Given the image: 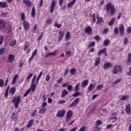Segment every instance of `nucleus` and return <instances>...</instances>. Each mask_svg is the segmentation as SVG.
<instances>
[{"mask_svg":"<svg viewBox=\"0 0 131 131\" xmlns=\"http://www.w3.org/2000/svg\"><path fill=\"white\" fill-rule=\"evenodd\" d=\"M106 12H110L111 16H113L116 13L115 6L111 3L106 5Z\"/></svg>","mask_w":131,"mask_h":131,"instance_id":"f257e3e1","label":"nucleus"},{"mask_svg":"<svg viewBox=\"0 0 131 131\" xmlns=\"http://www.w3.org/2000/svg\"><path fill=\"white\" fill-rule=\"evenodd\" d=\"M14 99L12 100V103H14L15 107L18 108L19 104L21 103V100L20 99V97L17 96V97H13Z\"/></svg>","mask_w":131,"mask_h":131,"instance_id":"f03ea898","label":"nucleus"},{"mask_svg":"<svg viewBox=\"0 0 131 131\" xmlns=\"http://www.w3.org/2000/svg\"><path fill=\"white\" fill-rule=\"evenodd\" d=\"M73 117V112L71 110H69L67 112L66 114V121H69L72 117Z\"/></svg>","mask_w":131,"mask_h":131,"instance_id":"7ed1b4c3","label":"nucleus"},{"mask_svg":"<svg viewBox=\"0 0 131 131\" xmlns=\"http://www.w3.org/2000/svg\"><path fill=\"white\" fill-rule=\"evenodd\" d=\"M23 25L26 31H27V30L29 29V27H30V24H29V23H28V21L26 20H24L23 23Z\"/></svg>","mask_w":131,"mask_h":131,"instance_id":"20e7f679","label":"nucleus"},{"mask_svg":"<svg viewBox=\"0 0 131 131\" xmlns=\"http://www.w3.org/2000/svg\"><path fill=\"white\" fill-rule=\"evenodd\" d=\"M66 113V112L64 109H62L61 110L58 111V112L57 113L56 116L57 117H63Z\"/></svg>","mask_w":131,"mask_h":131,"instance_id":"39448f33","label":"nucleus"},{"mask_svg":"<svg viewBox=\"0 0 131 131\" xmlns=\"http://www.w3.org/2000/svg\"><path fill=\"white\" fill-rule=\"evenodd\" d=\"M119 29L121 36H123V33H124V25L123 24L120 25Z\"/></svg>","mask_w":131,"mask_h":131,"instance_id":"423d86ee","label":"nucleus"},{"mask_svg":"<svg viewBox=\"0 0 131 131\" xmlns=\"http://www.w3.org/2000/svg\"><path fill=\"white\" fill-rule=\"evenodd\" d=\"M57 53H58V50H55L53 52H49L47 53L46 55H45V58H49L50 56H56L57 55Z\"/></svg>","mask_w":131,"mask_h":131,"instance_id":"0eeeda50","label":"nucleus"},{"mask_svg":"<svg viewBox=\"0 0 131 131\" xmlns=\"http://www.w3.org/2000/svg\"><path fill=\"white\" fill-rule=\"evenodd\" d=\"M64 35H65V33L64 31H59V36H58V41H61L62 39H63V37H64Z\"/></svg>","mask_w":131,"mask_h":131,"instance_id":"6e6552de","label":"nucleus"},{"mask_svg":"<svg viewBox=\"0 0 131 131\" xmlns=\"http://www.w3.org/2000/svg\"><path fill=\"white\" fill-rule=\"evenodd\" d=\"M15 60V56L13 54H9L8 55V62L9 63H12L13 61Z\"/></svg>","mask_w":131,"mask_h":131,"instance_id":"1a4fd4ad","label":"nucleus"},{"mask_svg":"<svg viewBox=\"0 0 131 131\" xmlns=\"http://www.w3.org/2000/svg\"><path fill=\"white\" fill-rule=\"evenodd\" d=\"M84 31L85 33L90 35V34H92V32H93V29H92V27L89 26L85 29Z\"/></svg>","mask_w":131,"mask_h":131,"instance_id":"9d476101","label":"nucleus"},{"mask_svg":"<svg viewBox=\"0 0 131 131\" xmlns=\"http://www.w3.org/2000/svg\"><path fill=\"white\" fill-rule=\"evenodd\" d=\"M50 12L51 13H53L54 12V10L55 9V0H52L51 2V4L50 6Z\"/></svg>","mask_w":131,"mask_h":131,"instance_id":"9b49d317","label":"nucleus"},{"mask_svg":"<svg viewBox=\"0 0 131 131\" xmlns=\"http://www.w3.org/2000/svg\"><path fill=\"white\" fill-rule=\"evenodd\" d=\"M125 111L127 114H131L130 104H127L125 107Z\"/></svg>","mask_w":131,"mask_h":131,"instance_id":"f8f14e48","label":"nucleus"},{"mask_svg":"<svg viewBox=\"0 0 131 131\" xmlns=\"http://www.w3.org/2000/svg\"><path fill=\"white\" fill-rule=\"evenodd\" d=\"M79 102V98H76L74 101L70 105V107H73L75 106Z\"/></svg>","mask_w":131,"mask_h":131,"instance_id":"ddd939ff","label":"nucleus"},{"mask_svg":"<svg viewBox=\"0 0 131 131\" xmlns=\"http://www.w3.org/2000/svg\"><path fill=\"white\" fill-rule=\"evenodd\" d=\"M112 67V64L110 62H105L103 65L104 69H107V68H110Z\"/></svg>","mask_w":131,"mask_h":131,"instance_id":"4468645a","label":"nucleus"},{"mask_svg":"<svg viewBox=\"0 0 131 131\" xmlns=\"http://www.w3.org/2000/svg\"><path fill=\"white\" fill-rule=\"evenodd\" d=\"M6 23H5L4 19H0V29H3V28H5Z\"/></svg>","mask_w":131,"mask_h":131,"instance_id":"2eb2a0df","label":"nucleus"},{"mask_svg":"<svg viewBox=\"0 0 131 131\" xmlns=\"http://www.w3.org/2000/svg\"><path fill=\"white\" fill-rule=\"evenodd\" d=\"M88 84H89V80L85 79L82 81L81 86L82 88H84L88 85Z\"/></svg>","mask_w":131,"mask_h":131,"instance_id":"dca6fc26","label":"nucleus"},{"mask_svg":"<svg viewBox=\"0 0 131 131\" xmlns=\"http://www.w3.org/2000/svg\"><path fill=\"white\" fill-rule=\"evenodd\" d=\"M7 7H8V4H7L6 2H0V8L5 9V8H7Z\"/></svg>","mask_w":131,"mask_h":131,"instance_id":"f3484780","label":"nucleus"},{"mask_svg":"<svg viewBox=\"0 0 131 131\" xmlns=\"http://www.w3.org/2000/svg\"><path fill=\"white\" fill-rule=\"evenodd\" d=\"M100 62H101V57H97L95 59V62L94 63V66H98V65L100 64Z\"/></svg>","mask_w":131,"mask_h":131,"instance_id":"a211bd4d","label":"nucleus"},{"mask_svg":"<svg viewBox=\"0 0 131 131\" xmlns=\"http://www.w3.org/2000/svg\"><path fill=\"white\" fill-rule=\"evenodd\" d=\"M96 88V86L94 85L93 83H91L88 87V92H92Z\"/></svg>","mask_w":131,"mask_h":131,"instance_id":"6ab92c4d","label":"nucleus"},{"mask_svg":"<svg viewBox=\"0 0 131 131\" xmlns=\"http://www.w3.org/2000/svg\"><path fill=\"white\" fill-rule=\"evenodd\" d=\"M23 3H24L26 6H28V7H30L32 4L30 0H23Z\"/></svg>","mask_w":131,"mask_h":131,"instance_id":"aec40b11","label":"nucleus"},{"mask_svg":"<svg viewBox=\"0 0 131 131\" xmlns=\"http://www.w3.org/2000/svg\"><path fill=\"white\" fill-rule=\"evenodd\" d=\"M68 95V91L66 90H63L61 93V98H64L66 96H67Z\"/></svg>","mask_w":131,"mask_h":131,"instance_id":"412c9836","label":"nucleus"},{"mask_svg":"<svg viewBox=\"0 0 131 131\" xmlns=\"http://www.w3.org/2000/svg\"><path fill=\"white\" fill-rule=\"evenodd\" d=\"M33 75V74H32V73H29L28 74L27 77L26 79V81L27 82H29V79H30L32 77Z\"/></svg>","mask_w":131,"mask_h":131,"instance_id":"4be33fe9","label":"nucleus"},{"mask_svg":"<svg viewBox=\"0 0 131 131\" xmlns=\"http://www.w3.org/2000/svg\"><path fill=\"white\" fill-rule=\"evenodd\" d=\"M106 50L107 49L106 48H103L100 51L98 52V53H97L98 56L101 55V54H104V53H106Z\"/></svg>","mask_w":131,"mask_h":131,"instance_id":"5701e85b","label":"nucleus"},{"mask_svg":"<svg viewBox=\"0 0 131 131\" xmlns=\"http://www.w3.org/2000/svg\"><path fill=\"white\" fill-rule=\"evenodd\" d=\"M15 92H16V88H15V86H13L10 88L9 91V92L10 93V94H11L12 95H14Z\"/></svg>","mask_w":131,"mask_h":131,"instance_id":"b1692460","label":"nucleus"},{"mask_svg":"<svg viewBox=\"0 0 131 131\" xmlns=\"http://www.w3.org/2000/svg\"><path fill=\"white\" fill-rule=\"evenodd\" d=\"M76 0H73L71 2L68 3V8H71L75 4Z\"/></svg>","mask_w":131,"mask_h":131,"instance_id":"393cba45","label":"nucleus"},{"mask_svg":"<svg viewBox=\"0 0 131 131\" xmlns=\"http://www.w3.org/2000/svg\"><path fill=\"white\" fill-rule=\"evenodd\" d=\"M33 124V120H30L27 124V127L29 128Z\"/></svg>","mask_w":131,"mask_h":131,"instance_id":"a878e982","label":"nucleus"},{"mask_svg":"<svg viewBox=\"0 0 131 131\" xmlns=\"http://www.w3.org/2000/svg\"><path fill=\"white\" fill-rule=\"evenodd\" d=\"M115 21V18H113L108 23L109 26H113V24H114Z\"/></svg>","mask_w":131,"mask_h":131,"instance_id":"bb28decb","label":"nucleus"},{"mask_svg":"<svg viewBox=\"0 0 131 131\" xmlns=\"http://www.w3.org/2000/svg\"><path fill=\"white\" fill-rule=\"evenodd\" d=\"M36 88V86L35 84H34V83H32L31 85V88L30 90H31V91L32 92V93H33V92H34L35 88Z\"/></svg>","mask_w":131,"mask_h":131,"instance_id":"cd10ccee","label":"nucleus"},{"mask_svg":"<svg viewBox=\"0 0 131 131\" xmlns=\"http://www.w3.org/2000/svg\"><path fill=\"white\" fill-rule=\"evenodd\" d=\"M18 78V75H16L13 80H12V85H14V84H15V83H16V79Z\"/></svg>","mask_w":131,"mask_h":131,"instance_id":"c85d7f7f","label":"nucleus"},{"mask_svg":"<svg viewBox=\"0 0 131 131\" xmlns=\"http://www.w3.org/2000/svg\"><path fill=\"white\" fill-rule=\"evenodd\" d=\"M118 71H117V66H115L113 70V73L114 74H117Z\"/></svg>","mask_w":131,"mask_h":131,"instance_id":"c756f323","label":"nucleus"},{"mask_svg":"<svg viewBox=\"0 0 131 131\" xmlns=\"http://www.w3.org/2000/svg\"><path fill=\"white\" fill-rule=\"evenodd\" d=\"M128 99V95H125L121 97L120 98L121 101H125V100H127Z\"/></svg>","mask_w":131,"mask_h":131,"instance_id":"7c9ffc66","label":"nucleus"},{"mask_svg":"<svg viewBox=\"0 0 131 131\" xmlns=\"http://www.w3.org/2000/svg\"><path fill=\"white\" fill-rule=\"evenodd\" d=\"M110 43V40L108 39H106L103 41V45L105 47H107V46Z\"/></svg>","mask_w":131,"mask_h":131,"instance_id":"2f4dec72","label":"nucleus"},{"mask_svg":"<svg viewBox=\"0 0 131 131\" xmlns=\"http://www.w3.org/2000/svg\"><path fill=\"white\" fill-rule=\"evenodd\" d=\"M97 21L96 23L97 24H99L101 23V22H102V21L103 20V18H102V17H99V16H97Z\"/></svg>","mask_w":131,"mask_h":131,"instance_id":"473e14b6","label":"nucleus"},{"mask_svg":"<svg viewBox=\"0 0 131 131\" xmlns=\"http://www.w3.org/2000/svg\"><path fill=\"white\" fill-rule=\"evenodd\" d=\"M95 43H96V42H95V41L91 42L88 45V48L90 49V48H92V47H94V46H95Z\"/></svg>","mask_w":131,"mask_h":131,"instance_id":"72a5a7b5","label":"nucleus"},{"mask_svg":"<svg viewBox=\"0 0 131 131\" xmlns=\"http://www.w3.org/2000/svg\"><path fill=\"white\" fill-rule=\"evenodd\" d=\"M104 85L103 84L99 85L96 89V91H100V90H102L103 89Z\"/></svg>","mask_w":131,"mask_h":131,"instance_id":"f704fd0d","label":"nucleus"},{"mask_svg":"<svg viewBox=\"0 0 131 131\" xmlns=\"http://www.w3.org/2000/svg\"><path fill=\"white\" fill-rule=\"evenodd\" d=\"M55 27H57V28H61L62 25L58 24V22L55 21L54 24Z\"/></svg>","mask_w":131,"mask_h":131,"instance_id":"c9c22d12","label":"nucleus"},{"mask_svg":"<svg viewBox=\"0 0 131 131\" xmlns=\"http://www.w3.org/2000/svg\"><path fill=\"white\" fill-rule=\"evenodd\" d=\"M93 23H96V15L93 13L92 16Z\"/></svg>","mask_w":131,"mask_h":131,"instance_id":"e433bc0d","label":"nucleus"},{"mask_svg":"<svg viewBox=\"0 0 131 131\" xmlns=\"http://www.w3.org/2000/svg\"><path fill=\"white\" fill-rule=\"evenodd\" d=\"M128 43V40L127 39V37H125L123 41V45L126 46V45Z\"/></svg>","mask_w":131,"mask_h":131,"instance_id":"4c0bfd02","label":"nucleus"},{"mask_svg":"<svg viewBox=\"0 0 131 131\" xmlns=\"http://www.w3.org/2000/svg\"><path fill=\"white\" fill-rule=\"evenodd\" d=\"M46 111V109L44 107L41 108L40 110L39 111L40 114H43Z\"/></svg>","mask_w":131,"mask_h":131,"instance_id":"58836bf2","label":"nucleus"},{"mask_svg":"<svg viewBox=\"0 0 131 131\" xmlns=\"http://www.w3.org/2000/svg\"><path fill=\"white\" fill-rule=\"evenodd\" d=\"M128 60L127 61V64H128V63H130L131 62V54L129 53L128 55V58H127Z\"/></svg>","mask_w":131,"mask_h":131,"instance_id":"ea45409f","label":"nucleus"},{"mask_svg":"<svg viewBox=\"0 0 131 131\" xmlns=\"http://www.w3.org/2000/svg\"><path fill=\"white\" fill-rule=\"evenodd\" d=\"M36 54H37V49H35L32 53V56L34 57V56L36 55Z\"/></svg>","mask_w":131,"mask_h":131,"instance_id":"a19ab883","label":"nucleus"},{"mask_svg":"<svg viewBox=\"0 0 131 131\" xmlns=\"http://www.w3.org/2000/svg\"><path fill=\"white\" fill-rule=\"evenodd\" d=\"M16 43H17V41H16V40H13L11 42H10V46L11 47H14V46H15Z\"/></svg>","mask_w":131,"mask_h":131,"instance_id":"79ce46f5","label":"nucleus"},{"mask_svg":"<svg viewBox=\"0 0 131 131\" xmlns=\"http://www.w3.org/2000/svg\"><path fill=\"white\" fill-rule=\"evenodd\" d=\"M79 84H76V85L75 86V92H78L79 90Z\"/></svg>","mask_w":131,"mask_h":131,"instance_id":"37998d69","label":"nucleus"},{"mask_svg":"<svg viewBox=\"0 0 131 131\" xmlns=\"http://www.w3.org/2000/svg\"><path fill=\"white\" fill-rule=\"evenodd\" d=\"M30 93V89H29L28 90H27L26 93L24 94V97H27L28 95Z\"/></svg>","mask_w":131,"mask_h":131,"instance_id":"c03bdc74","label":"nucleus"},{"mask_svg":"<svg viewBox=\"0 0 131 131\" xmlns=\"http://www.w3.org/2000/svg\"><path fill=\"white\" fill-rule=\"evenodd\" d=\"M35 15V8L34 7H33L32 9V17H34Z\"/></svg>","mask_w":131,"mask_h":131,"instance_id":"a18cd8bd","label":"nucleus"},{"mask_svg":"<svg viewBox=\"0 0 131 131\" xmlns=\"http://www.w3.org/2000/svg\"><path fill=\"white\" fill-rule=\"evenodd\" d=\"M69 37H70V32H68L66 34L65 38L66 39H68Z\"/></svg>","mask_w":131,"mask_h":131,"instance_id":"49530a36","label":"nucleus"},{"mask_svg":"<svg viewBox=\"0 0 131 131\" xmlns=\"http://www.w3.org/2000/svg\"><path fill=\"white\" fill-rule=\"evenodd\" d=\"M21 18V20L24 21L25 19V13H21L20 14Z\"/></svg>","mask_w":131,"mask_h":131,"instance_id":"de8ad7c7","label":"nucleus"},{"mask_svg":"<svg viewBox=\"0 0 131 131\" xmlns=\"http://www.w3.org/2000/svg\"><path fill=\"white\" fill-rule=\"evenodd\" d=\"M45 23H46L47 24H52V19L49 18L48 19L45 21Z\"/></svg>","mask_w":131,"mask_h":131,"instance_id":"09e8293b","label":"nucleus"},{"mask_svg":"<svg viewBox=\"0 0 131 131\" xmlns=\"http://www.w3.org/2000/svg\"><path fill=\"white\" fill-rule=\"evenodd\" d=\"M121 80H122V79L121 78H119L117 79L114 82V83L115 84H117V83H119V82H120V81H121Z\"/></svg>","mask_w":131,"mask_h":131,"instance_id":"8fccbe9b","label":"nucleus"},{"mask_svg":"<svg viewBox=\"0 0 131 131\" xmlns=\"http://www.w3.org/2000/svg\"><path fill=\"white\" fill-rule=\"evenodd\" d=\"M117 68L119 72H121V71H122V67L121 66H118Z\"/></svg>","mask_w":131,"mask_h":131,"instance_id":"3c124183","label":"nucleus"},{"mask_svg":"<svg viewBox=\"0 0 131 131\" xmlns=\"http://www.w3.org/2000/svg\"><path fill=\"white\" fill-rule=\"evenodd\" d=\"M4 80L3 79H0V88H3L4 86Z\"/></svg>","mask_w":131,"mask_h":131,"instance_id":"603ef678","label":"nucleus"},{"mask_svg":"<svg viewBox=\"0 0 131 131\" xmlns=\"http://www.w3.org/2000/svg\"><path fill=\"white\" fill-rule=\"evenodd\" d=\"M6 16H8V13H4V12H2V13H1V18H3V17H6Z\"/></svg>","mask_w":131,"mask_h":131,"instance_id":"864d4df0","label":"nucleus"},{"mask_svg":"<svg viewBox=\"0 0 131 131\" xmlns=\"http://www.w3.org/2000/svg\"><path fill=\"white\" fill-rule=\"evenodd\" d=\"M80 93L79 92H76L74 94L72 95L73 97H78V96H80Z\"/></svg>","mask_w":131,"mask_h":131,"instance_id":"5fc2aeb1","label":"nucleus"},{"mask_svg":"<svg viewBox=\"0 0 131 131\" xmlns=\"http://www.w3.org/2000/svg\"><path fill=\"white\" fill-rule=\"evenodd\" d=\"M42 5H43V0H40L39 2V8H41V7H42Z\"/></svg>","mask_w":131,"mask_h":131,"instance_id":"6e6d98bb","label":"nucleus"},{"mask_svg":"<svg viewBox=\"0 0 131 131\" xmlns=\"http://www.w3.org/2000/svg\"><path fill=\"white\" fill-rule=\"evenodd\" d=\"M5 54V49L1 48L0 49V55H4Z\"/></svg>","mask_w":131,"mask_h":131,"instance_id":"4d7b16f0","label":"nucleus"},{"mask_svg":"<svg viewBox=\"0 0 131 131\" xmlns=\"http://www.w3.org/2000/svg\"><path fill=\"white\" fill-rule=\"evenodd\" d=\"M114 33L115 34H117V33H118V28L116 27L114 28Z\"/></svg>","mask_w":131,"mask_h":131,"instance_id":"13d9d810","label":"nucleus"},{"mask_svg":"<svg viewBox=\"0 0 131 131\" xmlns=\"http://www.w3.org/2000/svg\"><path fill=\"white\" fill-rule=\"evenodd\" d=\"M76 72V69H72L70 71V73H71V74H74L75 72Z\"/></svg>","mask_w":131,"mask_h":131,"instance_id":"bf43d9fd","label":"nucleus"},{"mask_svg":"<svg viewBox=\"0 0 131 131\" xmlns=\"http://www.w3.org/2000/svg\"><path fill=\"white\" fill-rule=\"evenodd\" d=\"M126 31L127 33H131V27H127Z\"/></svg>","mask_w":131,"mask_h":131,"instance_id":"052dcab7","label":"nucleus"},{"mask_svg":"<svg viewBox=\"0 0 131 131\" xmlns=\"http://www.w3.org/2000/svg\"><path fill=\"white\" fill-rule=\"evenodd\" d=\"M101 124H102V122L100 120H97L96 121V125L97 126H99V125H101Z\"/></svg>","mask_w":131,"mask_h":131,"instance_id":"680f3d73","label":"nucleus"},{"mask_svg":"<svg viewBox=\"0 0 131 131\" xmlns=\"http://www.w3.org/2000/svg\"><path fill=\"white\" fill-rule=\"evenodd\" d=\"M50 78H51V76H50V75H47L46 77L45 78L46 81H49V80H50Z\"/></svg>","mask_w":131,"mask_h":131,"instance_id":"e2e57ef3","label":"nucleus"},{"mask_svg":"<svg viewBox=\"0 0 131 131\" xmlns=\"http://www.w3.org/2000/svg\"><path fill=\"white\" fill-rule=\"evenodd\" d=\"M3 41H4V37H3V36L0 35V45H2Z\"/></svg>","mask_w":131,"mask_h":131,"instance_id":"0e129e2a","label":"nucleus"},{"mask_svg":"<svg viewBox=\"0 0 131 131\" xmlns=\"http://www.w3.org/2000/svg\"><path fill=\"white\" fill-rule=\"evenodd\" d=\"M67 89H68V91H69V92H71V90H72V85H68Z\"/></svg>","mask_w":131,"mask_h":131,"instance_id":"69168bd1","label":"nucleus"},{"mask_svg":"<svg viewBox=\"0 0 131 131\" xmlns=\"http://www.w3.org/2000/svg\"><path fill=\"white\" fill-rule=\"evenodd\" d=\"M63 80V78L61 77L58 80H57V83H61Z\"/></svg>","mask_w":131,"mask_h":131,"instance_id":"338daca9","label":"nucleus"},{"mask_svg":"<svg viewBox=\"0 0 131 131\" xmlns=\"http://www.w3.org/2000/svg\"><path fill=\"white\" fill-rule=\"evenodd\" d=\"M47 105H48V103H47V102H43L41 105L42 108H43V107H46Z\"/></svg>","mask_w":131,"mask_h":131,"instance_id":"774afa93","label":"nucleus"}]
</instances>
